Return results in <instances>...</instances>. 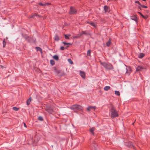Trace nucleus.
Returning <instances> with one entry per match:
<instances>
[{"instance_id":"obj_1","label":"nucleus","mask_w":150,"mask_h":150,"mask_svg":"<svg viewBox=\"0 0 150 150\" xmlns=\"http://www.w3.org/2000/svg\"><path fill=\"white\" fill-rule=\"evenodd\" d=\"M110 111L111 113V117L112 118H113L118 116L117 112L113 107H111Z\"/></svg>"},{"instance_id":"obj_2","label":"nucleus","mask_w":150,"mask_h":150,"mask_svg":"<svg viewBox=\"0 0 150 150\" xmlns=\"http://www.w3.org/2000/svg\"><path fill=\"white\" fill-rule=\"evenodd\" d=\"M100 64L106 69L111 70L113 68V67L112 65L110 63H106L103 62H101Z\"/></svg>"},{"instance_id":"obj_3","label":"nucleus","mask_w":150,"mask_h":150,"mask_svg":"<svg viewBox=\"0 0 150 150\" xmlns=\"http://www.w3.org/2000/svg\"><path fill=\"white\" fill-rule=\"evenodd\" d=\"M70 108L75 111H76L77 110L79 111L82 110L83 108L82 106L77 104L72 105Z\"/></svg>"},{"instance_id":"obj_4","label":"nucleus","mask_w":150,"mask_h":150,"mask_svg":"<svg viewBox=\"0 0 150 150\" xmlns=\"http://www.w3.org/2000/svg\"><path fill=\"white\" fill-rule=\"evenodd\" d=\"M77 12L76 10L73 6H71L70 8V10L69 12V13L70 15L75 14Z\"/></svg>"},{"instance_id":"obj_5","label":"nucleus","mask_w":150,"mask_h":150,"mask_svg":"<svg viewBox=\"0 0 150 150\" xmlns=\"http://www.w3.org/2000/svg\"><path fill=\"white\" fill-rule=\"evenodd\" d=\"M46 110L49 113L52 114L53 112V110L51 107L50 105H48L45 108Z\"/></svg>"},{"instance_id":"obj_6","label":"nucleus","mask_w":150,"mask_h":150,"mask_svg":"<svg viewBox=\"0 0 150 150\" xmlns=\"http://www.w3.org/2000/svg\"><path fill=\"white\" fill-rule=\"evenodd\" d=\"M130 18L131 19L137 23L138 19L136 16V15L132 16H131Z\"/></svg>"},{"instance_id":"obj_7","label":"nucleus","mask_w":150,"mask_h":150,"mask_svg":"<svg viewBox=\"0 0 150 150\" xmlns=\"http://www.w3.org/2000/svg\"><path fill=\"white\" fill-rule=\"evenodd\" d=\"M96 107L95 106H90L87 107L86 109L87 111H90L92 110H94L95 109Z\"/></svg>"},{"instance_id":"obj_8","label":"nucleus","mask_w":150,"mask_h":150,"mask_svg":"<svg viewBox=\"0 0 150 150\" xmlns=\"http://www.w3.org/2000/svg\"><path fill=\"white\" fill-rule=\"evenodd\" d=\"M80 75L83 78H85V73L84 72L82 71H80Z\"/></svg>"},{"instance_id":"obj_9","label":"nucleus","mask_w":150,"mask_h":150,"mask_svg":"<svg viewBox=\"0 0 150 150\" xmlns=\"http://www.w3.org/2000/svg\"><path fill=\"white\" fill-rule=\"evenodd\" d=\"M145 56V54H144L142 53H141L138 55V57L139 58H142L143 57Z\"/></svg>"},{"instance_id":"obj_10","label":"nucleus","mask_w":150,"mask_h":150,"mask_svg":"<svg viewBox=\"0 0 150 150\" xmlns=\"http://www.w3.org/2000/svg\"><path fill=\"white\" fill-rule=\"evenodd\" d=\"M35 49H36L37 51H40V53H42V50L40 47H35Z\"/></svg>"},{"instance_id":"obj_11","label":"nucleus","mask_w":150,"mask_h":150,"mask_svg":"<svg viewBox=\"0 0 150 150\" xmlns=\"http://www.w3.org/2000/svg\"><path fill=\"white\" fill-rule=\"evenodd\" d=\"M143 68L141 66H138L136 68V70L137 71H139L141 70L142 69H143Z\"/></svg>"},{"instance_id":"obj_12","label":"nucleus","mask_w":150,"mask_h":150,"mask_svg":"<svg viewBox=\"0 0 150 150\" xmlns=\"http://www.w3.org/2000/svg\"><path fill=\"white\" fill-rule=\"evenodd\" d=\"M54 40L56 41H58L59 40V37L57 34L55 35L54 36Z\"/></svg>"},{"instance_id":"obj_13","label":"nucleus","mask_w":150,"mask_h":150,"mask_svg":"<svg viewBox=\"0 0 150 150\" xmlns=\"http://www.w3.org/2000/svg\"><path fill=\"white\" fill-rule=\"evenodd\" d=\"M104 9L105 11V12H106L108 11L109 7L107 6H104Z\"/></svg>"},{"instance_id":"obj_14","label":"nucleus","mask_w":150,"mask_h":150,"mask_svg":"<svg viewBox=\"0 0 150 150\" xmlns=\"http://www.w3.org/2000/svg\"><path fill=\"white\" fill-rule=\"evenodd\" d=\"M31 97L29 98L26 101V104L27 105H28L30 104V102L31 101Z\"/></svg>"},{"instance_id":"obj_15","label":"nucleus","mask_w":150,"mask_h":150,"mask_svg":"<svg viewBox=\"0 0 150 150\" xmlns=\"http://www.w3.org/2000/svg\"><path fill=\"white\" fill-rule=\"evenodd\" d=\"M95 129V128L94 127H93L90 129V132L93 134H94V131Z\"/></svg>"},{"instance_id":"obj_16","label":"nucleus","mask_w":150,"mask_h":150,"mask_svg":"<svg viewBox=\"0 0 150 150\" xmlns=\"http://www.w3.org/2000/svg\"><path fill=\"white\" fill-rule=\"evenodd\" d=\"M71 36V35L69 34L68 35L66 34L64 35L65 38L66 39H69V37Z\"/></svg>"},{"instance_id":"obj_17","label":"nucleus","mask_w":150,"mask_h":150,"mask_svg":"<svg viewBox=\"0 0 150 150\" xmlns=\"http://www.w3.org/2000/svg\"><path fill=\"white\" fill-rule=\"evenodd\" d=\"M88 23L94 27H96V25L93 22H88Z\"/></svg>"},{"instance_id":"obj_18","label":"nucleus","mask_w":150,"mask_h":150,"mask_svg":"<svg viewBox=\"0 0 150 150\" xmlns=\"http://www.w3.org/2000/svg\"><path fill=\"white\" fill-rule=\"evenodd\" d=\"M69 47V46H67L65 47L63 46H62L60 47V49L61 50H63L64 49H67Z\"/></svg>"},{"instance_id":"obj_19","label":"nucleus","mask_w":150,"mask_h":150,"mask_svg":"<svg viewBox=\"0 0 150 150\" xmlns=\"http://www.w3.org/2000/svg\"><path fill=\"white\" fill-rule=\"evenodd\" d=\"M111 43V41L110 39L108 41L106 42V45L108 47H109Z\"/></svg>"},{"instance_id":"obj_20","label":"nucleus","mask_w":150,"mask_h":150,"mask_svg":"<svg viewBox=\"0 0 150 150\" xmlns=\"http://www.w3.org/2000/svg\"><path fill=\"white\" fill-rule=\"evenodd\" d=\"M27 41L30 42H32L33 41V38L31 37H29Z\"/></svg>"},{"instance_id":"obj_21","label":"nucleus","mask_w":150,"mask_h":150,"mask_svg":"<svg viewBox=\"0 0 150 150\" xmlns=\"http://www.w3.org/2000/svg\"><path fill=\"white\" fill-rule=\"evenodd\" d=\"M81 35L80 34L77 35L76 36H74L73 38H79L81 37Z\"/></svg>"},{"instance_id":"obj_22","label":"nucleus","mask_w":150,"mask_h":150,"mask_svg":"<svg viewBox=\"0 0 150 150\" xmlns=\"http://www.w3.org/2000/svg\"><path fill=\"white\" fill-rule=\"evenodd\" d=\"M110 88V87L109 86H106L104 88V90L105 91H107Z\"/></svg>"},{"instance_id":"obj_23","label":"nucleus","mask_w":150,"mask_h":150,"mask_svg":"<svg viewBox=\"0 0 150 150\" xmlns=\"http://www.w3.org/2000/svg\"><path fill=\"white\" fill-rule=\"evenodd\" d=\"M53 58L56 60H58L59 59V57L57 55H54L53 57Z\"/></svg>"},{"instance_id":"obj_24","label":"nucleus","mask_w":150,"mask_h":150,"mask_svg":"<svg viewBox=\"0 0 150 150\" xmlns=\"http://www.w3.org/2000/svg\"><path fill=\"white\" fill-rule=\"evenodd\" d=\"M50 63L52 65H53L55 64L54 61L52 59L50 60Z\"/></svg>"},{"instance_id":"obj_25","label":"nucleus","mask_w":150,"mask_h":150,"mask_svg":"<svg viewBox=\"0 0 150 150\" xmlns=\"http://www.w3.org/2000/svg\"><path fill=\"white\" fill-rule=\"evenodd\" d=\"M115 94L117 96H119L120 95V92L119 91H115Z\"/></svg>"},{"instance_id":"obj_26","label":"nucleus","mask_w":150,"mask_h":150,"mask_svg":"<svg viewBox=\"0 0 150 150\" xmlns=\"http://www.w3.org/2000/svg\"><path fill=\"white\" fill-rule=\"evenodd\" d=\"M79 34L81 35V36L83 34H87L85 31H82V32L80 33Z\"/></svg>"},{"instance_id":"obj_27","label":"nucleus","mask_w":150,"mask_h":150,"mask_svg":"<svg viewBox=\"0 0 150 150\" xmlns=\"http://www.w3.org/2000/svg\"><path fill=\"white\" fill-rule=\"evenodd\" d=\"M91 51L90 50H89L87 52V54L88 56H91Z\"/></svg>"},{"instance_id":"obj_28","label":"nucleus","mask_w":150,"mask_h":150,"mask_svg":"<svg viewBox=\"0 0 150 150\" xmlns=\"http://www.w3.org/2000/svg\"><path fill=\"white\" fill-rule=\"evenodd\" d=\"M68 62L71 64H72L73 63V62L71 59H68Z\"/></svg>"},{"instance_id":"obj_29","label":"nucleus","mask_w":150,"mask_h":150,"mask_svg":"<svg viewBox=\"0 0 150 150\" xmlns=\"http://www.w3.org/2000/svg\"><path fill=\"white\" fill-rule=\"evenodd\" d=\"M39 5H40V6H45L46 5H47V4H49L48 3H45V4H42V3H40L39 4Z\"/></svg>"},{"instance_id":"obj_30","label":"nucleus","mask_w":150,"mask_h":150,"mask_svg":"<svg viewBox=\"0 0 150 150\" xmlns=\"http://www.w3.org/2000/svg\"><path fill=\"white\" fill-rule=\"evenodd\" d=\"M13 110L15 111H18L19 109V108L16 107H13Z\"/></svg>"},{"instance_id":"obj_31","label":"nucleus","mask_w":150,"mask_h":150,"mask_svg":"<svg viewBox=\"0 0 150 150\" xmlns=\"http://www.w3.org/2000/svg\"><path fill=\"white\" fill-rule=\"evenodd\" d=\"M3 47H4L6 44V42L4 40L3 41Z\"/></svg>"},{"instance_id":"obj_32","label":"nucleus","mask_w":150,"mask_h":150,"mask_svg":"<svg viewBox=\"0 0 150 150\" xmlns=\"http://www.w3.org/2000/svg\"><path fill=\"white\" fill-rule=\"evenodd\" d=\"M38 120L40 121H42L43 120V119L42 117L40 116L38 117Z\"/></svg>"},{"instance_id":"obj_33","label":"nucleus","mask_w":150,"mask_h":150,"mask_svg":"<svg viewBox=\"0 0 150 150\" xmlns=\"http://www.w3.org/2000/svg\"><path fill=\"white\" fill-rule=\"evenodd\" d=\"M62 43L65 45H71V44L69 43H67L64 42H63Z\"/></svg>"},{"instance_id":"obj_34","label":"nucleus","mask_w":150,"mask_h":150,"mask_svg":"<svg viewBox=\"0 0 150 150\" xmlns=\"http://www.w3.org/2000/svg\"><path fill=\"white\" fill-rule=\"evenodd\" d=\"M135 3H136L138 4L140 6H141V4L138 1H135Z\"/></svg>"},{"instance_id":"obj_35","label":"nucleus","mask_w":150,"mask_h":150,"mask_svg":"<svg viewBox=\"0 0 150 150\" xmlns=\"http://www.w3.org/2000/svg\"><path fill=\"white\" fill-rule=\"evenodd\" d=\"M140 6H141L142 8H147V6H145V5H143L142 4Z\"/></svg>"},{"instance_id":"obj_36","label":"nucleus","mask_w":150,"mask_h":150,"mask_svg":"<svg viewBox=\"0 0 150 150\" xmlns=\"http://www.w3.org/2000/svg\"><path fill=\"white\" fill-rule=\"evenodd\" d=\"M29 37L27 36H24V38L26 40H28V38H29Z\"/></svg>"},{"instance_id":"obj_37","label":"nucleus","mask_w":150,"mask_h":150,"mask_svg":"<svg viewBox=\"0 0 150 150\" xmlns=\"http://www.w3.org/2000/svg\"><path fill=\"white\" fill-rule=\"evenodd\" d=\"M126 73L128 74H129L130 73L128 71V70L127 68H126Z\"/></svg>"},{"instance_id":"obj_38","label":"nucleus","mask_w":150,"mask_h":150,"mask_svg":"<svg viewBox=\"0 0 150 150\" xmlns=\"http://www.w3.org/2000/svg\"><path fill=\"white\" fill-rule=\"evenodd\" d=\"M24 127H27V126L25 123H24Z\"/></svg>"},{"instance_id":"obj_39","label":"nucleus","mask_w":150,"mask_h":150,"mask_svg":"<svg viewBox=\"0 0 150 150\" xmlns=\"http://www.w3.org/2000/svg\"><path fill=\"white\" fill-rule=\"evenodd\" d=\"M147 16H144V17H143L144 18L146 19V18H147Z\"/></svg>"},{"instance_id":"obj_40","label":"nucleus","mask_w":150,"mask_h":150,"mask_svg":"<svg viewBox=\"0 0 150 150\" xmlns=\"http://www.w3.org/2000/svg\"><path fill=\"white\" fill-rule=\"evenodd\" d=\"M140 15L141 16H142V17H144V16L141 13V14H140Z\"/></svg>"},{"instance_id":"obj_41","label":"nucleus","mask_w":150,"mask_h":150,"mask_svg":"<svg viewBox=\"0 0 150 150\" xmlns=\"http://www.w3.org/2000/svg\"><path fill=\"white\" fill-rule=\"evenodd\" d=\"M138 8H139V9H140V10H141V7H139H139H138Z\"/></svg>"},{"instance_id":"obj_42","label":"nucleus","mask_w":150,"mask_h":150,"mask_svg":"<svg viewBox=\"0 0 150 150\" xmlns=\"http://www.w3.org/2000/svg\"><path fill=\"white\" fill-rule=\"evenodd\" d=\"M132 147L134 149V147L133 145H132Z\"/></svg>"},{"instance_id":"obj_43","label":"nucleus","mask_w":150,"mask_h":150,"mask_svg":"<svg viewBox=\"0 0 150 150\" xmlns=\"http://www.w3.org/2000/svg\"><path fill=\"white\" fill-rule=\"evenodd\" d=\"M138 13H139V14H140V15L141 14V13L139 12H138Z\"/></svg>"},{"instance_id":"obj_44","label":"nucleus","mask_w":150,"mask_h":150,"mask_svg":"<svg viewBox=\"0 0 150 150\" xmlns=\"http://www.w3.org/2000/svg\"><path fill=\"white\" fill-rule=\"evenodd\" d=\"M56 71L58 73H59V71Z\"/></svg>"},{"instance_id":"obj_45","label":"nucleus","mask_w":150,"mask_h":150,"mask_svg":"<svg viewBox=\"0 0 150 150\" xmlns=\"http://www.w3.org/2000/svg\"><path fill=\"white\" fill-rule=\"evenodd\" d=\"M54 70L55 71H56V68H54Z\"/></svg>"},{"instance_id":"obj_46","label":"nucleus","mask_w":150,"mask_h":150,"mask_svg":"<svg viewBox=\"0 0 150 150\" xmlns=\"http://www.w3.org/2000/svg\"><path fill=\"white\" fill-rule=\"evenodd\" d=\"M22 36L23 37H24V36H23V34H22Z\"/></svg>"},{"instance_id":"obj_47","label":"nucleus","mask_w":150,"mask_h":150,"mask_svg":"<svg viewBox=\"0 0 150 150\" xmlns=\"http://www.w3.org/2000/svg\"><path fill=\"white\" fill-rule=\"evenodd\" d=\"M142 0L144 1H146V0Z\"/></svg>"},{"instance_id":"obj_48","label":"nucleus","mask_w":150,"mask_h":150,"mask_svg":"<svg viewBox=\"0 0 150 150\" xmlns=\"http://www.w3.org/2000/svg\"><path fill=\"white\" fill-rule=\"evenodd\" d=\"M132 124V125H133L134 124V123H133Z\"/></svg>"},{"instance_id":"obj_49","label":"nucleus","mask_w":150,"mask_h":150,"mask_svg":"<svg viewBox=\"0 0 150 150\" xmlns=\"http://www.w3.org/2000/svg\"><path fill=\"white\" fill-rule=\"evenodd\" d=\"M109 0H108V1H109Z\"/></svg>"}]
</instances>
